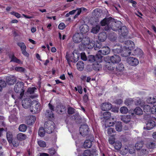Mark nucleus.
I'll use <instances>...</instances> for the list:
<instances>
[{"label":"nucleus","instance_id":"nucleus-1","mask_svg":"<svg viewBox=\"0 0 156 156\" xmlns=\"http://www.w3.org/2000/svg\"><path fill=\"white\" fill-rule=\"evenodd\" d=\"M134 43L133 41H126L124 44L122 56L126 57L129 55L131 53L130 51L134 48Z\"/></svg>","mask_w":156,"mask_h":156},{"label":"nucleus","instance_id":"nucleus-2","mask_svg":"<svg viewBox=\"0 0 156 156\" xmlns=\"http://www.w3.org/2000/svg\"><path fill=\"white\" fill-rule=\"evenodd\" d=\"M81 43L82 44L80 45L79 46L81 49H84L85 48H92L95 45V42L94 41H90V38L88 37H83Z\"/></svg>","mask_w":156,"mask_h":156},{"label":"nucleus","instance_id":"nucleus-3","mask_svg":"<svg viewBox=\"0 0 156 156\" xmlns=\"http://www.w3.org/2000/svg\"><path fill=\"white\" fill-rule=\"evenodd\" d=\"M41 109L40 104L36 101H33L31 103L30 110L33 113H36L39 112Z\"/></svg>","mask_w":156,"mask_h":156},{"label":"nucleus","instance_id":"nucleus-4","mask_svg":"<svg viewBox=\"0 0 156 156\" xmlns=\"http://www.w3.org/2000/svg\"><path fill=\"white\" fill-rule=\"evenodd\" d=\"M110 49L108 46L103 47L101 48V49L99 50L97 54L96 55V58L99 59L100 61L101 60L102 55H106L109 53Z\"/></svg>","mask_w":156,"mask_h":156},{"label":"nucleus","instance_id":"nucleus-5","mask_svg":"<svg viewBox=\"0 0 156 156\" xmlns=\"http://www.w3.org/2000/svg\"><path fill=\"white\" fill-rule=\"evenodd\" d=\"M44 127L46 132L50 133L55 129V124L52 121H48L45 123Z\"/></svg>","mask_w":156,"mask_h":156},{"label":"nucleus","instance_id":"nucleus-6","mask_svg":"<svg viewBox=\"0 0 156 156\" xmlns=\"http://www.w3.org/2000/svg\"><path fill=\"white\" fill-rule=\"evenodd\" d=\"M23 87V82H18L16 83L14 87L15 92L20 93V95L21 97L23 96L24 94Z\"/></svg>","mask_w":156,"mask_h":156},{"label":"nucleus","instance_id":"nucleus-7","mask_svg":"<svg viewBox=\"0 0 156 156\" xmlns=\"http://www.w3.org/2000/svg\"><path fill=\"white\" fill-rule=\"evenodd\" d=\"M112 18L111 17L105 18L101 22L102 26H106L105 29L106 30H110V25L112 22Z\"/></svg>","mask_w":156,"mask_h":156},{"label":"nucleus","instance_id":"nucleus-8","mask_svg":"<svg viewBox=\"0 0 156 156\" xmlns=\"http://www.w3.org/2000/svg\"><path fill=\"white\" fill-rule=\"evenodd\" d=\"M120 21L115 22L112 19V22L110 25V29H112L114 31H116L120 29L121 24Z\"/></svg>","mask_w":156,"mask_h":156},{"label":"nucleus","instance_id":"nucleus-9","mask_svg":"<svg viewBox=\"0 0 156 156\" xmlns=\"http://www.w3.org/2000/svg\"><path fill=\"white\" fill-rule=\"evenodd\" d=\"M126 61L128 64L134 66H136L139 63L138 60L136 58L133 57H130L128 58Z\"/></svg>","mask_w":156,"mask_h":156},{"label":"nucleus","instance_id":"nucleus-10","mask_svg":"<svg viewBox=\"0 0 156 156\" xmlns=\"http://www.w3.org/2000/svg\"><path fill=\"white\" fill-rule=\"evenodd\" d=\"M80 133L83 136H85L88 134L89 132V128L86 124L81 125L80 128Z\"/></svg>","mask_w":156,"mask_h":156},{"label":"nucleus","instance_id":"nucleus-11","mask_svg":"<svg viewBox=\"0 0 156 156\" xmlns=\"http://www.w3.org/2000/svg\"><path fill=\"white\" fill-rule=\"evenodd\" d=\"M83 37V35L82 33H76L74 34L73 37V41L76 43L81 42Z\"/></svg>","mask_w":156,"mask_h":156},{"label":"nucleus","instance_id":"nucleus-12","mask_svg":"<svg viewBox=\"0 0 156 156\" xmlns=\"http://www.w3.org/2000/svg\"><path fill=\"white\" fill-rule=\"evenodd\" d=\"M66 60L69 62H75L78 61L79 59L78 58H79V56L77 55L76 53H73L72 54L70 59H69L67 55L66 56Z\"/></svg>","mask_w":156,"mask_h":156},{"label":"nucleus","instance_id":"nucleus-13","mask_svg":"<svg viewBox=\"0 0 156 156\" xmlns=\"http://www.w3.org/2000/svg\"><path fill=\"white\" fill-rule=\"evenodd\" d=\"M48 105L51 111L50 112L49 110H47L45 115L47 117L51 118L53 117L54 115L52 113V111L54 110V106L51 104L50 102L48 104Z\"/></svg>","mask_w":156,"mask_h":156},{"label":"nucleus","instance_id":"nucleus-14","mask_svg":"<svg viewBox=\"0 0 156 156\" xmlns=\"http://www.w3.org/2000/svg\"><path fill=\"white\" fill-rule=\"evenodd\" d=\"M31 102L30 99L29 98L23 99L22 102V106L25 108H28L30 107Z\"/></svg>","mask_w":156,"mask_h":156},{"label":"nucleus","instance_id":"nucleus-15","mask_svg":"<svg viewBox=\"0 0 156 156\" xmlns=\"http://www.w3.org/2000/svg\"><path fill=\"white\" fill-rule=\"evenodd\" d=\"M17 44L20 47L22 53L25 56H28L29 54L26 51V47L24 43L23 42H18L17 43Z\"/></svg>","mask_w":156,"mask_h":156},{"label":"nucleus","instance_id":"nucleus-16","mask_svg":"<svg viewBox=\"0 0 156 156\" xmlns=\"http://www.w3.org/2000/svg\"><path fill=\"white\" fill-rule=\"evenodd\" d=\"M128 29L125 26L122 27L119 30V34L123 37L126 36L128 33Z\"/></svg>","mask_w":156,"mask_h":156},{"label":"nucleus","instance_id":"nucleus-17","mask_svg":"<svg viewBox=\"0 0 156 156\" xmlns=\"http://www.w3.org/2000/svg\"><path fill=\"white\" fill-rule=\"evenodd\" d=\"M155 125V122L152 120L149 121L146 124V127H144V129H147V130H150L153 129Z\"/></svg>","mask_w":156,"mask_h":156},{"label":"nucleus","instance_id":"nucleus-18","mask_svg":"<svg viewBox=\"0 0 156 156\" xmlns=\"http://www.w3.org/2000/svg\"><path fill=\"white\" fill-rule=\"evenodd\" d=\"M121 60V58L119 56L114 55L110 57V61L113 63H117L119 62Z\"/></svg>","mask_w":156,"mask_h":156},{"label":"nucleus","instance_id":"nucleus-19","mask_svg":"<svg viewBox=\"0 0 156 156\" xmlns=\"http://www.w3.org/2000/svg\"><path fill=\"white\" fill-rule=\"evenodd\" d=\"M16 81V77L13 76H7L6 78V83L9 85H12Z\"/></svg>","mask_w":156,"mask_h":156},{"label":"nucleus","instance_id":"nucleus-20","mask_svg":"<svg viewBox=\"0 0 156 156\" xmlns=\"http://www.w3.org/2000/svg\"><path fill=\"white\" fill-rule=\"evenodd\" d=\"M112 107L111 104L109 102H107L102 104L101 108L102 110L105 111L110 110Z\"/></svg>","mask_w":156,"mask_h":156},{"label":"nucleus","instance_id":"nucleus-21","mask_svg":"<svg viewBox=\"0 0 156 156\" xmlns=\"http://www.w3.org/2000/svg\"><path fill=\"white\" fill-rule=\"evenodd\" d=\"M36 119L35 116L33 115H31L28 117L26 120V122L28 125H31L34 122Z\"/></svg>","mask_w":156,"mask_h":156},{"label":"nucleus","instance_id":"nucleus-22","mask_svg":"<svg viewBox=\"0 0 156 156\" xmlns=\"http://www.w3.org/2000/svg\"><path fill=\"white\" fill-rule=\"evenodd\" d=\"M98 38L100 41L103 42L105 41L107 38V34L105 32L101 33L99 34Z\"/></svg>","mask_w":156,"mask_h":156},{"label":"nucleus","instance_id":"nucleus-23","mask_svg":"<svg viewBox=\"0 0 156 156\" xmlns=\"http://www.w3.org/2000/svg\"><path fill=\"white\" fill-rule=\"evenodd\" d=\"M134 53L135 55H137L139 58L142 57L143 55V51L140 48H136L134 51Z\"/></svg>","mask_w":156,"mask_h":156},{"label":"nucleus","instance_id":"nucleus-24","mask_svg":"<svg viewBox=\"0 0 156 156\" xmlns=\"http://www.w3.org/2000/svg\"><path fill=\"white\" fill-rule=\"evenodd\" d=\"M80 30L81 33H85L89 30L88 27L86 24H83L81 25L80 27Z\"/></svg>","mask_w":156,"mask_h":156},{"label":"nucleus","instance_id":"nucleus-25","mask_svg":"<svg viewBox=\"0 0 156 156\" xmlns=\"http://www.w3.org/2000/svg\"><path fill=\"white\" fill-rule=\"evenodd\" d=\"M131 119V116L129 115H124L121 117V120L124 122L127 123L130 122Z\"/></svg>","mask_w":156,"mask_h":156},{"label":"nucleus","instance_id":"nucleus-26","mask_svg":"<svg viewBox=\"0 0 156 156\" xmlns=\"http://www.w3.org/2000/svg\"><path fill=\"white\" fill-rule=\"evenodd\" d=\"M111 114L110 112H105L103 114L101 119L107 120L111 117Z\"/></svg>","mask_w":156,"mask_h":156},{"label":"nucleus","instance_id":"nucleus-27","mask_svg":"<svg viewBox=\"0 0 156 156\" xmlns=\"http://www.w3.org/2000/svg\"><path fill=\"white\" fill-rule=\"evenodd\" d=\"M122 122H116L115 125V128L116 130L118 132H121L122 129Z\"/></svg>","mask_w":156,"mask_h":156},{"label":"nucleus","instance_id":"nucleus-28","mask_svg":"<svg viewBox=\"0 0 156 156\" xmlns=\"http://www.w3.org/2000/svg\"><path fill=\"white\" fill-rule=\"evenodd\" d=\"M10 58L11 59L10 62H13L18 63H21V61L18 59L13 55H12L9 56Z\"/></svg>","mask_w":156,"mask_h":156},{"label":"nucleus","instance_id":"nucleus-29","mask_svg":"<svg viewBox=\"0 0 156 156\" xmlns=\"http://www.w3.org/2000/svg\"><path fill=\"white\" fill-rule=\"evenodd\" d=\"M27 137L24 134L20 133L17 135V138L18 140L22 141L25 140Z\"/></svg>","mask_w":156,"mask_h":156},{"label":"nucleus","instance_id":"nucleus-30","mask_svg":"<svg viewBox=\"0 0 156 156\" xmlns=\"http://www.w3.org/2000/svg\"><path fill=\"white\" fill-rule=\"evenodd\" d=\"M93 68L95 71H99L101 69L102 66L100 63H95L93 65Z\"/></svg>","mask_w":156,"mask_h":156},{"label":"nucleus","instance_id":"nucleus-31","mask_svg":"<svg viewBox=\"0 0 156 156\" xmlns=\"http://www.w3.org/2000/svg\"><path fill=\"white\" fill-rule=\"evenodd\" d=\"M92 145V141L90 140H86L85 141L83 146L85 148H89Z\"/></svg>","mask_w":156,"mask_h":156},{"label":"nucleus","instance_id":"nucleus-32","mask_svg":"<svg viewBox=\"0 0 156 156\" xmlns=\"http://www.w3.org/2000/svg\"><path fill=\"white\" fill-rule=\"evenodd\" d=\"M77 69L80 71L82 70L84 68V63L83 62L80 61L78 62L76 64Z\"/></svg>","mask_w":156,"mask_h":156},{"label":"nucleus","instance_id":"nucleus-33","mask_svg":"<svg viewBox=\"0 0 156 156\" xmlns=\"http://www.w3.org/2000/svg\"><path fill=\"white\" fill-rule=\"evenodd\" d=\"M144 145V143L141 141L137 143L135 145V147L136 150H140L142 148Z\"/></svg>","mask_w":156,"mask_h":156},{"label":"nucleus","instance_id":"nucleus-34","mask_svg":"<svg viewBox=\"0 0 156 156\" xmlns=\"http://www.w3.org/2000/svg\"><path fill=\"white\" fill-rule=\"evenodd\" d=\"M11 96L12 98H13L14 99H16V100H17V99H21L23 96L21 97V96L20 95V94H19V93H14L12 94L11 95Z\"/></svg>","mask_w":156,"mask_h":156},{"label":"nucleus","instance_id":"nucleus-35","mask_svg":"<svg viewBox=\"0 0 156 156\" xmlns=\"http://www.w3.org/2000/svg\"><path fill=\"white\" fill-rule=\"evenodd\" d=\"M100 28V27L99 25H97L92 28L91 32L94 34H96L99 31Z\"/></svg>","mask_w":156,"mask_h":156},{"label":"nucleus","instance_id":"nucleus-36","mask_svg":"<svg viewBox=\"0 0 156 156\" xmlns=\"http://www.w3.org/2000/svg\"><path fill=\"white\" fill-rule=\"evenodd\" d=\"M6 137L8 142L9 143H12V133L9 131L7 132Z\"/></svg>","mask_w":156,"mask_h":156},{"label":"nucleus","instance_id":"nucleus-37","mask_svg":"<svg viewBox=\"0 0 156 156\" xmlns=\"http://www.w3.org/2000/svg\"><path fill=\"white\" fill-rule=\"evenodd\" d=\"M134 111L135 114L138 115H141L143 114V113L142 109L139 107L136 108L135 109Z\"/></svg>","mask_w":156,"mask_h":156},{"label":"nucleus","instance_id":"nucleus-38","mask_svg":"<svg viewBox=\"0 0 156 156\" xmlns=\"http://www.w3.org/2000/svg\"><path fill=\"white\" fill-rule=\"evenodd\" d=\"M45 131L43 127L40 128L39 129L38 134L41 137H43L45 133Z\"/></svg>","mask_w":156,"mask_h":156},{"label":"nucleus","instance_id":"nucleus-39","mask_svg":"<svg viewBox=\"0 0 156 156\" xmlns=\"http://www.w3.org/2000/svg\"><path fill=\"white\" fill-rule=\"evenodd\" d=\"M151 105H145L144 107V112H151Z\"/></svg>","mask_w":156,"mask_h":156},{"label":"nucleus","instance_id":"nucleus-40","mask_svg":"<svg viewBox=\"0 0 156 156\" xmlns=\"http://www.w3.org/2000/svg\"><path fill=\"white\" fill-rule=\"evenodd\" d=\"M116 70L118 72H122L124 70V67L122 63L119 64L116 68Z\"/></svg>","mask_w":156,"mask_h":156},{"label":"nucleus","instance_id":"nucleus-41","mask_svg":"<svg viewBox=\"0 0 156 156\" xmlns=\"http://www.w3.org/2000/svg\"><path fill=\"white\" fill-rule=\"evenodd\" d=\"M27 129L26 126L24 124L20 125L19 127V130L22 132H25Z\"/></svg>","mask_w":156,"mask_h":156},{"label":"nucleus","instance_id":"nucleus-42","mask_svg":"<svg viewBox=\"0 0 156 156\" xmlns=\"http://www.w3.org/2000/svg\"><path fill=\"white\" fill-rule=\"evenodd\" d=\"M123 47H119L118 48H117L116 49H114L113 50V51L117 53H121V55L122 56V52L123 51Z\"/></svg>","mask_w":156,"mask_h":156},{"label":"nucleus","instance_id":"nucleus-43","mask_svg":"<svg viewBox=\"0 0 156 156\" xmlns=\"http://www.w3.org/2000/svg\"><path fill=\"white\" fill-rule=\"evenodd\" d=\"M105 65L106 68L109 70H112L114 69V68L112 67L110 62H106Z\"/></svg>","mask_w":156,"mask_h":156},{"label":"nucleus","instance_id":"nucleus-44","mask_svg":"<svg viewBox=\"0 0 156 156\" xmlns=\"http://www.w3.org/2000/svg\"><path fill=\"white\" fill-rule=\"evenodd\" d=\"M120 111L121 113L126 114L128 112V109L126 107L123 106L120 108Z\"/></svg>","mask_w":156,"mask_h":156},{"label":"nucleus","instance_id":"nucleus-45","mask_svg":"<svg viewBox=\"0 0 156 156\" xmlns=\"http://www.w3.org/2000/svg\"><path fill=\"white\" fill-rule=\"evenodd\" d=\"M58 111L60 112V113L62 112H64L66 111V108L65 107L62 105H60L58 106Z\"/></svg>","mask_w":156,"mask_h":156},{"label":"nucleus","instance_id":"nucleus-46","mask_svg":"<svg viewBox=\"0 0 156 156\" xmlns=\"http://www.w3.org/2000/svg\"><path fill=\"white\" fill-rule=\"evenodd\" d=\"M6 85V83L4 80L0 79V91H2V88L5 87Z\"/></svg>","mask_w":156,"mask_h":156},{"label":"nucleus","instance_id":"nucleus-47","mask_svg":"<svg viewBox=\"0 0 156 156\" xmlns=\"http://www.w3.org/2000/svg\"><path fill=\"white\" fill-rule=\"evenodd\" d=\"M38 145L41 147H46V144L45 142L42 140H39L37 141Z\"/></svg>","mask_w":156,"mask_h":156},{"label":"nucleus","instance_id":"nucleus-48","mask_svg":"<svg viewBox=\"0 0 156 156\" xmlns=\"http://www.w3.org/2000/svg\"><path fill=\"white\" fill-rule=\"evenodd\" d=\"M122 147L121 143L120 142H116L114 145L115 148L117 150L119 149Z\"/></svg>","mask_w":156,"mask_h":156},{"label":"nucleus","instance_id":"nucleus-49","mask_svg":"<svg viewBox=\"0 0 156 156\" xmlns=\"http://www.w3.org/2000/svg\"><path fill=\"white\" fill-rule=\"evenodd\" d=\"M147 147L149 148H153L155 147V143L153 142H148L146 145Z\"/></svg>","mask_w":156,"mask_h":156},{"label":"nucleus","instance_id":"nucleus-50","mask_svg":"<svg viewBox=\"0 0 156 156\" xmlns=\"http://www.w3.org/2000/svg\"><path fill=\"white\" fill-rule=\"evenodd\" d=\"M127 101H134V102L135 104L136 105H139L140 104V103H141L140 100L139 98H137L136 101H134V100H133H133L132 99H128V100H127Z\"/></svg>","mask_w":156,"mask_h":156},{"label":"nucleus","instance_id":"nucleus-51","mask_svg":"<svg viewBox=\"0 0 156 156\" xmlns=\"http://www.w3.org/2000/svg\"><path fill=\"white\" fill-rule=\"evenodd\" d=\"M115 132V130L113 128L109 127L108 129L107 133L110 136L112 133H114Z\"/></svg>","mask_w":156,"mask_h":156},{"label":"nucleus","instance_id":"nucleus-52","mask_svg":"<svg viewBox=\"0 0 156 156\" xmlns=\"http://www.w3.org/2000/svg\"><path fill=\"white\" fill-rule=\"evenodd\" d=\"M15 69L18 72H23L24 71L25 69L22 67H16L15 68Z\"/></svg>","mask_w":156,"mask_h":156},{"label":"nucleus","instance_id":"nucleus-53","mask_svg":"<svg viewBox=\"0 0 156 156\" xmlns=\"http://www.w3.org/2000/svg\"><path fill=\"white\" fill-rule=\"evenodd\" d=\"M91 153L89 150H85L83 153V156H91Z\"/></svg>","mask_w":156,"mask_h":156},{"label":"nucleus","instance_id":"nucleus-54","mask_svg":"<svg viewBox=\"0 0 156 156\" xmlns=\"http://www.w3.org/2000/svg\"><path fill=\"white\" fill-rule=\"evenodd\" d=\"M151 112L153 113H155L156 112V105H153L151 104Z\"/></svg>","mask_w":156,"mask_h":156},{"label":"nucleus","instance_id":"nucleus-55","mask_svg":"<svg viewBox=\"0 0 156 156\" xmlns=\"http://www.w3.org/2000/svg\"><path fill=\"white\" fill-rule=\"evenodd\" d=\"M36 90L37 88L35 87L29 88L28 89L27 91L30 94H33L34 92V91Z\"/></svg>","mask_w":156,"mask_h":156},{"label":"nucleus","instance_id":"nucleus-56","mask_svg":"<svg viewBox=\"0 0 156 156\" xmlns=\"http://www.w3.org/2000/svg\"><path fill=\"white\" fill-rule=\"evenodd\" d=\"M48 152L50 153L51 155H53L55 154L56 151L54 149L51 148L48 149Z\"/></svg>","mask_w":156,"mask_h":156},{"label":"nucleus","instance_id":"nucleus-57","mask_svg":"<svg viewBox=\"0 0 156 156\" xmlns=\"http://www.w3.org/2000/svg\"><path fill=\"white\" fill-rule=\"evenodd\" d=\"M11 15L15 16L17 18H20L21 17L20 15L18 12L13 11L10 12Z\"/></svg>","mask_w":156,"mask_h":156},{"label":"nucleus","instance_id":"nucleus-58","mask_svg":"<svg viewBox=\"0 0 156 156\" xmlns=\"http://www.w3.org/2000/svg\"><path fill=\"white\" fill-rule=\"evenodd\" d=\"M65 27V25L64 23H60L58 26V28L59 29L62 30L64 29Z\"/></svg>","mask_w":156,"mask_h":156},{"label":"nucleus","instance_id":"nucleus-59","mask_svg":"<svg viewBox=\"0 0 156 156\" xmlns=\"http://www.w3.org/2000/svg\"><path fill=\"white\" fill-rule=\"evenodd\" d=\"M135 150L134 147H130L129 149V152L130 154H133L135 153Z\"/></svg>","mask_w":156,"mask_h":156},{"label":"nucleus","instance_id":"nucleus-60","mask_svg":"<svg viewBox=\"0 0 156 156\" xmlns=\"http://www.w3.org/2000/svg\"><path fill=\"white\" fill-rule=\"evenodd\" d=\"M81 59L84 61H86L87 59L86 56L84 53H81Z\"/></svg>","mask_w":156,"mask_h":156},{"label":"nucleus","instance_id":"nucleus-61","mask_svg":"<svg viewBox=\"0 0 156 156\" xmlns=\"http://www.w3.org/2000/svg\"><path fill=\"white\" fill-rule=\"evenodd\" d=\"M68 112L69 114H73L74 112V109L72 108H69L68 109Z\"/></svg>","mask_w":156,"mask_h":156},{"label":"nucleus","instance_id":"nucleus-62","mask_svg":"<svg viewBox=\"0 0 156 156\" xmlns=\"http://www.w3.org/2000/svg\"><path fill=\"white\" fill-rule=\"evenodd\" d=\"M105 124V125L109 126H112L114 125V123L113 122H109V120L106 121Z\"/></svg>","mask_w":156,"mask_h":156},{"label":"nucleus","instance_id":"nucleus-63","mask_svg":"<svg viewBox=\"0 0 156 156\" xmlns=\"http://www.w3.org/2000/svg\"><path fill=\"white\" fill-rule=\"evenodd\" d=\"M122 102V99H117L115 101V103L118 104H120Z\"/></svg>","mask_w":156,"mask_h":156},{"label":"nucleus","instance_id":"nucleus-64","mask_svg":"<svg viewBox=\"0 0 156 156\" xmlns=\"http://www.w3.org/2000/svg\"><path fill=\"white\" fill-rule=\"evenodd\" d=\"M78 89L79 93L80 94H82L83 92L82 87L80 86H78Z\"/></svg>","mask_w":156,"mask_h":156}]
</instances>
